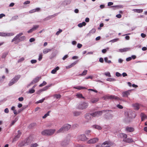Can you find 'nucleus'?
<instances>
[{
  "label": "nucleus",
  "instance_id": "nucleus-1",
  "mask_svg": "<svg viewBox=\"0 0 147 147\" xmlns=\"http://www.w3.org/2000/svg\"><path fill=\"white\" fill-rule=\"evenodd\" d=\"M23 34L22 33H20L17 34L12 40V42H14L15 44H18L20 42L26 39L24 36H21Z\"/></svg>",
  "mask_w": 147,
  "mask_h": 147
},
{
  "label": "nucleus",
  "instance_id": "nucleus-2",
  "mask_svg": "<svg viewBox=\"0 0 147 147\" xmlns=\"http://www.w3.org/2000/svg\"><path fill=\"white\" fill-rule=\"evenodd\" d=\"M55 131V129H49L45 130L41 132L43 135L51 136L53 135Z\"/></svg>",
  "mask_w": 147,
  "mask_h": 147
},
{
  "label": "nucleus",
  "instance_id": "nucleus-3",
  "mask_svg": "<svg viewBox=\"0 0 147 147\" xmlns=\"http://www.w3.org/2000/svg\"><path fill=\"white\" fill-rule=\"evenodd\" d=\"M107 111V110H104L102 111H96L91 113V116L95 117L96 116H100L102 115L103 112H106Z\"/></svg>",
  "mask_w": 147,
  "mask_h": 147
},
{
  "label": "nucleus",
  "instance_id": "nucleus-4",
  "mask_svg": "<svg viewBox=\"0 0 147 147\" xmlns=\"http://www.w3.org/2000/svg\"><path fill=\"white\" fill-rule=\"evenodd\" d=\"M20 78V76H16L13 79H12L10 81L9 84V86H11L15 82H16Z\"/></svg>",
  "mask_w": 147,
  "mask_h": 147
},
{
  "label": "nucleus",
  "instance_id": "nucleus-5",
  "mask_svg": "<svg viewBox=\"0 0 147 147\" xmlns=\"http://www.w3.org/2000/svg\"><path fill=\"white\" fill-rule=\"evenodd\" d=\"M88 103L83 102L78 105V108L80 109H84L88 107Z\"/></svg>",
  "mask_w": 147,
  "mask_h": 147
},
{
  "label": "nucleus",
  "instance_id": "nucleus-6",
  "mask_svg": "<svg viewBox=\"0 0 147 147\" xmlns=\"http://www.w3.org/2000/svg\"><path fill=\"white\" fill-rule=\"evenodd\" d=\"M14 35L13 33H7V32H0V36H13Z\"/></svg>",
  "mask_w": 147,
  "mask_h": 147
},
{
  "label": "nucleus",
  "instance_id": "nucleus-7",
  "mask_svg": "<svg viewBox=\"0 0 147 147\" xmlns=\"http://www.w3.org/2000/svg\"><path fill=\"white\" fill-rule=\"evenodd\" d=\"M99 140V139L97 138H95L89 140L87 143L88 144H94L97 142Z\"/></svg>",
  "mask_w": 147,
  "mask_h": 147
},
{
  "label": "nucleus",
  "instance_id": "nucleus-8",
  "mask_svg": "<svg viewBox=\"0 0 147 147\" xmlns=\"http://www.w3.org/2000/svg\"><path fill=\"white\" fill-rule=\"evenodd\" d=\"M107 98L108 99H110L111 100L114 99L116 100H118L119 99V98L118 97L112 95L107 96Z\"/></svg>",
  "mask_w": 147,
  "mask_h": 147
},
{
  "label": "nucleus",
  "instance_id": "nucleus-9",
  "mask_svg": "<svg viewBox=\"0 0 147 147\" xmlns=\"http://www.w3.org/2000/svg\"><path fill=\"white\" fill-rule=\"evenodd\" d=\"M103 144H104L103 147H110L113 145V144L111 142L106 141L103 143Z\"/></svg>",
  "mask_w": 147,
  "mask_h": 147
},
{
  "label": "nucleus",
  "instance_id": "nucleus-10",
  "mask_svg": "<svg viewBox=\"0 0 147 147\" xmlns=\"http://www.w3.org/2000/svg\"><path fill=\"white\" fill-rule=\"evenodd\" d=\"M79 138L81 140L83 141H85L88 139L85 134L81 135L79 136Z\"/></svg>",
  "mask_w": 147,
  "mask_h": 147
},
{
  "label": "nucleus",
  "instance_id": "nucleus-11",
  "mask_svg": "<svg viewBox=\"0 0 147 147\" xmlns=\"http://www.w3.org/2000/svg\"><path fill=\"white\" fill-rule=\"evenodd\" d=\"M64 130L66 131H68L70 128L71 125L69 124H65L63 126Z\"/></svg>",
  "mask_w": 147,
  "mask_h": 147
},
{
  "label": "nucleus",
  "instance_id": "nucleus-12",
  "mask_svg": "<svg viewBox=\"0 0 147 147\" xmlns=\"http://www.w3.org/2000/svg\"><path fill=\"white\" fill-rule=\"evenodd\" d=\"M134 130V129L132 127H127L125 128V131L128 132H132Z\"/></svg>",
  "mask_w": 147,
  "mask_h": 147
},
{
  "label": "nucleus",
  "instance_id": "nucleus-13",
  "mask_svg": "<svg viewBox=\"0 0 147 147\" xmlns=\"http://www.w3.org/2000/svg\"><path fill=\"white\" fill-rule=\"evenodd\" d=\"M123 141L127 143H131L134 142V141L132 138H128L126 139H123Z\"/></svg>",
  "mask_w": 147,
  "mask_h": 147
},
{
  "label": "nucleus",
  "instance_id": "nucleus-14",
  "mask_svg": "<svg viewBox=\"0 0 147 147\" xmlns=\"http://www.w3.org/2000/svg\"><path fill=\"white\" fill-rule=\"evenodd\" d=\"M91 116L90 114H86L85 116V118L87 120V122L89 120L91 119Z\"/></svg>",
  "mask_w": 147,
  "mask_h": 147
},
{
  "label": "nucleus",
  "instance_id": "nucleus-15",
  "mask_svg": "<svg viewBox=\"0 0 147 147\" xmlns=\"http://www.w3.org/2000/svg\"><path fill=\"white\" fill-rule=\"evenodd\" d=\"M122 94L123 97H127L130 94L129 91L128 90L125 92H122Z\"/></svg>",
  "mask_w": 147,
  "mask_h": 147
},
{
  "label": "nucleus",
  "instance_id": "nucleus-16",
  "mask_svg": "<svg viewBox=\"0 0 147 147\" xmlns=\"http://www.w3.org/2000/svg\"><path fill=\"white\" fill-rule=\"evenodd\" d=\"M69 141L68 140L67 141H62L61 142V146L63 147H64L67 145L69 143Z\"/></svg>",
  "mask_w": 147,
  "mask_h": 147
},
{
  "label": "nucleus",
  "instance_id": "nucleus-17",
  "mask_svg": "<svg viewBox=\"0 0 147 147\" xmlns=\"http://www.w3.org/2000/svg\"><path fill=\"white\" fill-rule=\"evenodd\" d=\"M40 78V77H36L32 81L31 84H34L38 82Z\"/></svg>",
  "mask_w": 147,
  "mask_h": 147
},
{
  "label": "nucleus",
  "instance_id": "nucleus-18",
  "mask_svg": "<svg viewBox=\"0 0 147 147\" xmlns=\"http://www.w3.org/2000/svg\"><path fill=\"white\" fill-rule=\"evenodd\" d=\"M140 116L141 117L142 121H143L145 119L147 118L146 116L143 113H141Z\"/></svg>",
  "mask_w": 147,
  "mask_h": 147
},
{
  "label": "nucleus",
  "instance_id": "nucleus-19",
  "mask_svg": "<svg viewBox=\"0 0 147 147\" xmlns=\"http://www.w3.org/2000/svg\"><path fill=\"white\" fill-rule=\"evenodd\" d=\"M119 136L121 138H123V139H126L127 137V134L124 133H120L119 134Z\"/></svg>",
  "mask_w": 147,
  "mask_h": 147
},
{
  "label": "nucleus",
  "instance_id": "nucleus-20",
  "mask_svg": "<svg viewBox=\"0 0 147 147\" xmlns=\"http://www.w3.org/2000/svg\"><path fill=\"white\" fill-rule=\"evenodd\" d=\"M59 67L58 66H57L56 68H55L54 69L52 70L51 71V73L53 74H55L56 72L58 70H59Z\"/></svg>",
  "mask_w": 147,
  "mask_h": 147
},
{
  "label": "nucleus",
  "instance_id": "nucleus-21",
  "mask_svg": "<svg viewBox=\"0 0 147 147\" xmlns=\"http://www.w3.org/2000/svg\"><path fill=\"white\" fill-rule=\"evenodd\" d=\"M130 49L129 48H126L123 49H119V51L121 52H123L129 51Z\"/></svg>",
  "mask_w": 147,
  "mask_h": 147
},
{
  "label": "nucleus",
  "instance_id": "nucleus-22",
  "mask_svg": "<svg viewBox=\"0 0 147 147\" xmlns=\"http://www.w3.org/2000/svg\"><path fill=\"white\" fill-rule=\"evenodd\" d=\"M51 51V49L46 48L43 50V52L44 54H46Z\"/></svg>",
  "mask_w": 147,
  "mask_h": 147
},
{
  "label": "nucleus",
  "instance_id": "nucleus-23",
  "mask_svg": "<svg viewBox=\"0 0 147 147\" xmlns=\"http://www.w3.org/2000/svg\"><path fill=\"white\" fill-rule=\"evenodd\" d=\"M133 11L135 12L140 13L143 12V10L142 9H134L133 10Z\"/></svg>",
  "mask_w": 147,
  "mask_h": 147
},
{
  "label": "nucleus",
  "instance_id": "nucleus-24",
  "mask_svg": "<svg viewBox=\"0 0 147 147\" xmlns=\"http://www.w3.org/2000/svg\"><path fill=\"white\" fill-rule=\"evenodd\" d=\"M133 106L134 107V109L138 110L139 109V105L137 103H135L133 105Z\"/></svg>",
  "mask_w": 147,
  "mask_h": 147
},
{
  "label": "nucleus",
  "instance_id": "nucleus-25",
  "mask_svg": "<svg viewBox=\"0 0 147 147\" xmlns=\"http://www.w3.org/2000/svg\"><path fill=\"white\" fill-rule=\"evenodd\" d=\"M92 127L95 129H96L98 130H101L102 129V128L100 126L96 125H93Z\"/></svg>",
  "mask_w": 147,
  "mask_h": 147
},
{
  "label": "nucleus",
  "instance_id": "nucleus-26",
  "mask_svg": "<svg viewBox=\"0 0 147 147\" xmlns=\"http://www.w3.org/2000/svg\"><path fill=\"white\" fill-rule=\"evenodd\" d=\"M64 130V129L63 127V126L59 129L57 131V133H61V132H64L65 131V130Z\"/></svg>",
  "mask_w": 147,
  "mask_h": 147
},
{
  "label": "nucleus",
  "instance_id": "nucleus-27",
  "mask_svg": "<svg viewBox=\"0 0 147 147\" xmlns=\"http://www.w3.org/2000/svg\"><path fill=\"white\" fill-rule=\"evenodd\" d=\"M74 88H75L77 89H78L79 90H81L82 89H86V88L84 87L81 86H76L74 87Z\"/></svg>",
  "mask_w": 147,
  "mask_h": 147
},
{
  "label": "nucleus",
  "instance_id": "nucleus-28",
  "mask_svg": "<svg viewBox=\"0 0 147 147\" xmlns=\"http://www.w3.org/2000/svg\"><path fill=\"white\" fill-rule=\"evenodd\" d=\"M26 143V141H23L20 142L18 146L20 147H22L24 146Z\"/></svg>",
  "mask_w": 147,
  "mask_h": 147
},
{
  "label": "nucleus",
  "instance_id": "nucleus-29",
  "mask_svg": "<svg viewBox=\"0 0 147 147\" xmlns=\"http://www.w3.org/2000/svg\"><path fill=\"white\" fill-rule=\"evenodd\" d=\"M81 114V112L78 111H75L73 112L74 116H77Z\"/></svg>",
  "mask_w": 147,
  "mask_h": 147
},
{
  "label": "nucleus",
  "instance_id": "nucleus-30",
  "mask_svg": "<svg viewBox=\"0 0 147 147\" xmlns=\"http://www.w3.org/2000/svg\"><path fill=\"white\" fill-rule=\"evenodd\" d=\"M86 24L85 22H83L82 23H80L78 24V26L79 27H82L83 26H85L86 25Z\"/></svg>",
  "mask_w": 147,
  "mask_h": 147
},
{
  "label": "nucleus",
  "instance_id": "nucleus-31",
  "mask_svg": "<svg viewBox=\"0 0 147 147\" xmlns=\"http://www.w3.org/2000/svg\"><path fill=\"white\" fill-rule=\"evenodd\" d=\"M87 70H85L81 74L79 75V76H84L86 75L87 74Z\"/></svg>",
  "mask_w": 147,
  "mask_h": 147
},
{
  "label": "nucleus",
  "instance_id": "nucleus-32",
  "mask_svg": "<svg viewBox=\"0 0 147 147\" xmlns=\"http://www.w3.org/2000/svg\"><path fill=\"white\" fill-rule=\"evenodd\" d=\"M77 61H76L75 62H74V63H71L70 65L68 66L67 67L68 68H71L72 67L74 66L75 64H76L77 63Z\"/></svg>",
  "mask_w": 147,
  "mask_h": 147
},
{
  "label": "nucleus",
  "instance_id": "nucleus-33",
  "mask_svg": "<svg viewBox=\"0 0 147 147\" xmlns=\"http://www.w3.org/2000/svg\"><path fill=\"white\" fill-rule=\"evenodd\" d=\"M22 134V133L20 130L18 131V134L16 136V138H19L20 137V136Z\"/></svg>",
  "mask_w": 147,
  "mask_h": 147
},
{
  "label": "nucleus",
  "instance_id": "nucleus-34",
  "mask_svg": "<svg viewBox=\"0 0 147 147\" xmlns=\"http://www.w3.org/2000/svg\"><path fill=\"white\" fill-rule=\"evenodd\" d=\"M50 112V111H48L47 113L45 114L42 117V118L43 119H45L46 118L47 116H49V113Z\"/></svg>",
  "mask_w": 147,
  "mask_h": 147
},
{
  "label": "nucleus",
  "instance_id": "nucleus-35",
  "mask_svg": "<svg viewBox=\"0 0 147 147\" xmlns=\"http://www.w3.org/2000/svg\"><path fill=\"white\" fill-rule=\"evenodd\" d=\"M98 100L97 98H94V99H92L91 102L92 103H94L97 102L98 101Z\"/></svg>",
  "mask_w": 147,
  "mask_h": 147
},
{
  "label": "nucleus",
  "instance_id": "nucleus-36",
  "mask_svg": "<svg viewBox=\"0 0 147 147\" xmlns=\"http://www.w3.org/2000/svg\"><path fill=\"white\" fill-rule=\"evenodd\" d=\"M76 96H77V97L78 98H84V97L82 96V94H77Z\"/></svg>",
  "mask_w": 147,
  "mask_h": 147
},
{
  "label": "nucleus",
  "instance_id": "nucleus-37",
  "mask_svg": "<svg viewBox=\"0 0 147 147\" xmlns=\"http://www.w3.org/2000/svg\"><path fill=\"white\" fill-rule=\"evenodd\" d=\"M104 60L105 61L108 63H111V61L110 60H108V58L107 57H106L104 58Z\"/></svg>",
  "mask_w": 147,
  "mask_h": 147
},
{
  "label": "nucleus",
  "instance_id": "nucleus-38",
  "mask_svg": "<svg viewBox=\"0 0 147 147\" xmlns=\"http://www.w3.org/2000/svg\"><path fill=\"white\" fill-rule=\"evenodd\" d=\"M53 96L57 99L60 98L61 97V95L60 94H55Z\"/></svg>",
  "mask_w": 147,
  "mask_h": 147
},
{
  "label": "nucleus",
  "instance_id": "nucleus-39",
  "mask_svg": "<svg viewBox=\"0 0 147 147\" xmlns=\"http://www.w3.org/2000/svg\"><path fill=\"white\" fill-rule=\"evenodd\" d=\"M8 55L7 53H4L2 55V58L3 59H4L6 57V56Z\"/></svg>",
  "mask_w": 147,
  "mask_h": 147
},
{
  "label": "nucleus",
  "instance_id": "nucleus-40",
  "mask_svg": "<svg viewBox=\"0 0 147 147\" xmlns=\"http://www.w3.org/2000/svg\"><path fill=\"white\" fill-rule=\"evenodd\" d=\"M107 80L109 81H115V79L113 78H108L107 79Z\"/></svg>",
  "mask_w": 147,
  "mask_h": 147
},
{
  "label": "nucleus",
  "instance_id": "nucleus-41",
  "mask_svg": "<svg viewBox=\"0 0 147 147\" xmlns=\"http://www.w3.org/2000/svg\"><path fill=\"white\" fill-rule=\"evenodd\" d=\"M51 85H49V86H46L45 87L42 89V91H45L46 90H47L49 87H50V86H51Z\"/></svg>",
  "mask_w": 147,
  "mask_h": 147
},
{
  "label": "nucleus",
  "instance_id": "nucleus-42",
  "mask_svg": "<svg viewBox=\"0 0 147 147\" xmlns=\"http://www.w3.org/2000/svg\"><path fill=\"white\" fill-rule=\"evenodd\" d=\"M42 58V53L40 54L39 56L38 60L40 61Z\"/></svg>",
  "mask_w": 147,
  "mask_h": 147
},
{
  "label": "nucleus",
  "instance_id": "nucleus-43",
  "mask_svg": "<svg viewBox=\"0 0 147 147\" xmlns=\"http://www.w3.org/2000/svg\"><path fill=\"white\" fill-rule=\"evenodd\" d=\"M38 146L37 143H35L34 144H32L31 145L30 147H36Z\"/></svg>",
  "mask_w": 147,
  "mask_h": 147
},
{
  "label": "nucleus",
  "instance_id": "nucleus-44",
  "mask_svg": "<svg viewBox=\"0 0 147 147\" xmlns=\"http://www.w3.org/2000/svg\"><path fill=\"white\" fill-rule=\"evenodd\" d=\"M24 59V57H22V58L18 59V62L19 63L23 61Z\"/></svg>",
  "mask_w": 147,
  "mask_h": 147
},
{
  "label": "nucleus",
  "instance_id": "nucleus-45",
  "mask_svg": "<svg viewBox=\"0 0 147 147\" xmlns=\"http://www.w3.org/2000/svg\"><path fill=\"white\" fill-rule=\"evenodd\" d=\"M96 30L95 28H93L90 31V33H94L96 32Z\"/></svg>",
  "mask_w": 147,
  "mask_h": 147
},
{
  "label": "nucleus",
  "instance_id": "nucleus-46",
  "mask_svg": "<svg viewBox=\"0 0 147 147\" xmlns=\"http://www.w3.org/2000/svg\"><path fill=\"white\" fill-rule=\"evenodd\" d=\"M35 90L33 89H30L29 90V93L31 94L35 92Z\"/></svg>",
  "mask_w": 147,
  "mask_h": 147
},
{
  "label": "nucleus",
  "instance_id": "nucleus-47",
  "mask_svg": "<svg viewBox=\"0 0 147 147\" xmlns=\"http://www.w3.org/2000/svg\"><path fill=\"white\" fill-rule=\"evenodd\" d=\"M105 75H106V76H108V77H111V75L110 74V72H107L105 73Z\"/></svg>",
  "mask_w": 147,
  "mask_h": 147
},
{
  "label": "nucleus",
  "instance_id": "nucleus-48",
  "mask_svg": "<svg viewBox=\"0 0 147 147\" xmlns=\"http://www.w3.org/2000/svg\"><path fill=\"white\" fill-rule=\"evenodd\" d=\"M62 31V30L61 29H59V31L57 32L56 33V34L57 35H58L60 33H61Z\"/></svg>",
  "mask_w": 147,
  "mask_h": 147
},
{
  "label": "nucleus",
  "instance_id": "nucleus-49",
  "mask_svg": "<svg viewBox=\"0 0 147 147\" xmlns=\"http://www.w3.org/2000/svg\"><path fill=\"white\" fill-rule=\"evenodd\" d=\"M117 107L120 109H122L123 108V107L122 105H117Z\"/></svg>",
  "mask_w": 147,
  "mask_h": 147
},
{
  "label": "nucleus",
  "instance_id": "nucleus-50",
  "mask_svg": "<svg viewBox=\"0 0 147 147\" xmlns=\"http://www.w3.org/2000/svg\"><path fill=\"white\" fill-rule=\"evenodd\" d=\"M116 76L117 77H120L121 76V75L119 72H117L116 73Z\"/></svg>",
  "mask_w": 147,
  "mask_h": 147
},
{
  "label": "nucleus",
  "instance_id": "nucleus-51",
  "mask_svg": "<svg viewBox=\"0 0 147 147\" xmlns=\"http://www.w3.org/2000/svg\"><path fill=\"white\" fill-rule=\"evenodd\" d=\"M35 40V39L34 38H30L29 40V41L30 42H32L34 41Z\"/></svg>",
  "mask_w": 147,
  "mask_h": 147
},
{
  "label": "nucleus",
  "instance_id": "nucleus-52",
  "mask_svg": "<svg viewBox=\"0 0 147 147\" xmlns=\"http://www.w3.org/2000/svg\"><path fill=\"white\" fill-rule=\"evenodd\" d=\"M36 62V60L35 59L32 60L31 61V62L32 64L35 63Z\"/></svg>",
  "mask_w": 147,
  "mask_h": 147
},
{
  "label": "nucleus",
  "instance_id": "nucleus-53",
  "mask_svg": "<svg viewBox=\"0 0 147 147\" xmlns=\"http://www.w3.org/2000/svg\"><path fill=\"white\" fill-rule=\"evenodd\" d=\"M68 57V56L67 55H65L62 58V59L63 60H65L66 58H67Z\"/></svg>",
  "mask_w": 147,
  "mask_h": 147
},
{
  "label": "nucleus",
  "instance_id": "nucleus-54",
  "mask_svg": "<svg viewBox=\"0 0 147 147\" xmlns=\"http://www.w3.org/2000/svg\"><path fill=\"white\" fill-rule=\"evenodd\" d=\"M141 35L142 37L143 38H145L146 36V35L143 33H141Z\"/></svg>",
  "mask_w": 147,
  "mask_h": 147
},
{
  "label": "nucleus",
  "instance_id": "nucleus-55",
  "mask_svg": "<svg viewBox=\"0 0 147 147\" xmlns=\"http://www.w3.org/2000/svg\"><path fill=\"white\" fill-rule=\"evenodd\" d=\"M121 14H119L116 15V17L119 18H120L121 17Z\"/></svg>",
  "mask_w": 147,
  "mask_h": 147
},
{
  "label": "nucleus",
  "instance_id": "nucleus-56",
  "mask_svg": "<svg viewBox=\"0 0 147 147\" xmlns=\"http://www.w3.org/2000/svg\"><path fill=\"white\" fill-rule=\"evenodd\" d=\"M91 131L90 130H88L86 131L85 133L86 135H88L90 133Z\"/></svg>",
  "mask_w": 147,
  "mask_h": 147
},
{
  "label": "nucleus",
  "instance_id": "nucleus-57",
  "mask_svg": "<svg viewBox=\"0 0 147 147\" xmlns=\"http://www.w3.org/2000/svg\"><path fill=\"white\" fill-rule=\"evenodd\" d=\"M35 12V10L34 9H32L29 11V12L30 13H32Z\"/></svg>",
  "mask_w": 147,
  "mask_h": 147
},
{
  "label": "nucleus",
  "instance_id": "nucleus-58",
  "mask_svg": "<svg viewBox=\"0 0 147 147\" xmlns=\"http://www.w3.org/2000/svg\"><path fill=\"white\" fill-rule=\"evenodd\" d=\"M39 27V25H36L33 26V27L36 30Z\"/></svg>",
  "mask_w": 147,
  "mask_h": 147
},
{
  "label": "nucleus",
  "instance_id": "nucleus-59",
  "mask_svg": "<svg viewBox=\"0 0 147 147\" xmlns=\"http://www.w3.org/2000/svg\"><path fill=\"white\" fill-rule=\"evenodd\" d=\"M4 112L5 113H8L9 112V109L7 108H6L4 110Z\"/></svg>",
  "mask_w": 147,
  "mask_h": 147
},
{
  "label": "nucleus",
  "instance_id": "nucleus-60",
  "mask_svg": "<svg viewBox=\"0 0 147 147\" xmlns=\"http://www.w3.org/2000/svg\"><path fill=\"white\" fill-rule=\"evenodd\" d=\"M30 3V1H26L24 3V5H26V4H29Z\"/></svg>",
  "mask_w": 147,
  "mask_h": 147
},
{
  "label": "nucleus",
  "instance_id": "nucleus-61",
  "mask_svg": "<svg viewBox=\"0 0 147 147\" xmlns=\"http://www.w3.org/2000/svg\"><path fill=\"white\" fill-rule=\"evenodd\" d=\"M99 61L102 63H103L104 62L103 59L102 58H100L99 59Z\"/></svg>",
  "mask_w": 147,
  "mask_h": 147
},
{
  "label": "nucleus",
  "instance_id": "nucleus-62",
  "mask_svg": "<svg viewBox=\"0 0 147 147\" xmlns=\"http://www.w3.org/2000/svg\"><path fill=\"white\" fill-rule=\"evenodd\" d=\"M82 46V45L81 44L78 43L77 45V47L78 48H81Z\"/></svg>",
  "mask_w": 147,
  "mask_h": 147
},
{
  "label": "nucleus",
  "instance_id": "nucleus-63",
  "mask_svg": "<svg viewBox=\"0 0 147 147\" xmlns=\"http://www.w3.org/2000/svg\"><path fill=\"white\" fill-rule=\"evenodd\" d=\"M18 100L20 101H22L24 100V98L23 97H20L18 98Z\"/></svg>",
  "mask_w": 147,
  "mask_h": 147
},
{
  "label": "nucleus",
  "instance_id": "nucleus-64",
  "mask_svg": "<svg viewBox=\"0 0 147 147\" xmlns=\"http://www.w3.org/2000/svg\"><path fill=\"white\" fill-rule=\"evenodd\" d=\"M131 60V58L130 57H129L126 58V60L127 61H129Z\"/></svg>",
  "mask_w": 147,
  "mask_h": 147
}]
</instances>
